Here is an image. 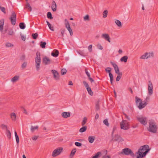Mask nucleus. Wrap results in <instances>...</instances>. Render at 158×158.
Instances as JSON below:
<instances>
[{
    "label": "nucleus",
    "instance_id": "obj_21",
    "mask_svg": "<svg viewBox=\"0 0 158 158\" xmlns=\"http://www.w3.org/2000/svg\"><path fill=\"white\" fill-rule=\"evenodd\" d=\"M10 116L11 119L14 121L16 120V116L14 112L11 113L10 114Z\"/></svg>",
    "mask_w": 158,
    "mask_h": 158
},
{
    "label": "nucleus",
    "instance_id": "obj_57",
    "mask_svg": "<svg viewBox=\"0 0 158 158\" xmlns=\"http://www.w3.org/2000/svg\"><path fill=\"white\" fill-rule=\"evenodd\" d=\"M92 45H89L88 48V49L89 52H92Z\"/></svg>",
    "mask_w": 158,
    "mask_h": 158
},
{
    "label": "nucleus",
    "instance_id": "obj_48",
    "mask_svg": "<svg viewBox=\"0 0 158 158\" xmlns=\"http://www.w3.org/2000/svg\"><path fill=\"white\" fill-rule=\"evenodd\" d=\"M60 31L61 32V36H62V37H64V33L65 31V29H61L60 30Z\"/></svg>",
    "mask_w": 158,
    "mask_h": 158
},
{
    "label": "nucleus",
    "instance_id": "obj_19",
    "mask_svg": "<svg viewBox=\"0 0 158 158\" xmlns=\"http://www.w3.org/2000/svg\"><path fill=\"white\" fill-rule=\"evenodd\" d=\"M59 54V51L57 50H55L54 51L52 52L51 55L53 56L54 57H57L58 56Z\"/></svg>",
    "mask_w": 158,
    "mask_h": 158
},
{
    "label": "nucleus",
    "instance_id": "obj_24",
    "mask_svg": "<svg viewBox=\"0 0 158 158\" xmlns=\"http://www.w3.org/2000/svg\"><path fill=\"white\" fill-rule=\"evenodd\" d=\"M128 56H124L122 57L121 59L120 60L122 62H126L128 59Z\"/></svg>",
    "mask_w": 158,
    "mask_h": 158
},
{
    "label": "nucleus",
    "instance_id": "obj_23",
    "mask_svg": "<svg viewBox=\"0 0 158 158\" xmlns=\"http://www.w3.org/2000/svg\"><path fill=\"white\" fill-rule=\"evenodd\" d=\"M19 77L18 76H15L11 80V81L13 82H15L18 80L19 79Z\"/></svg>",
    "mask_w": 158,
    "mask_h": 158
},
{
    "label": "nucleus",
    "instance_id": "obj_53",
    "mask_svg": "<svg viewBox=\"0 0 158 158\" xmlns=\"http://www.w3.org/2000/svg\"><path fill=\"white\" fill-rule=\"evenodd\" d=\"M0 8H1V11L3 12L4 14H6V9L5 7L0 6Z\"/></svg>",
    "mask_w": 158,
    "mask_h": 158
},
{
    "label": "nucleus",
    "instance_id": "obj_12",
    "mask_svg": "<svg viewBox=\"0 0 158 158\" xmlns=\"http://www.w3.org/2000/svg\"><path fill=\"white\" fill-rule=\"evenodd\" d=\"M110 64L113 65L114 68L115 72L117 74H119V73H122L121 72H119V68L117 65L115 63L112 61L110 62Z\"/></svg>",
    "mask_w": 158,
    "mask_h": 158
},
{
    "label": "nucleus",
    "instance_id": "obj_34",
    "mask_svg": "<svg viewBox=\"0 0 158 158\" xmlns=\"http://www.w3.org/2000/svg\"><path fill=\"white\" fill-rule=\"evenodd\" d=\"M108 11L107 10H104L103 12V18H106L107 17Z\"/></svg>",
    "mask_w": 158,
    "mask_h": 158
},
{
    "label": "nucleus",
    "instance_id": "obj_39",
    "mask_svg": "<svg viewBox=\"0 0 158 158\" xmlns=\"http://www.w3.org/2000/svg\"><path fill=\"white\" fill-rule=\"evenodd\" d=\"M101 153L100 152H97L95 155L94 156H93L92 158H98L99 156L101 155Z\"/></svg>",
    "mask_w": 158,
    "mask_h": 158
},
{
    "label": "nucleus",
    "instance_id": "obj_55",
    "mask_svg": "<svg viewBox=\"0 0 158 158\" xmlns=\"http://www.w3.org/2000/svg\"><path fill=\"white\" fill-rule=\"evenodd\" d=\"M147 56H148V58L149 57H153V53H148L147 52Z\"/></svg>",
    "mask_w": 158,
    "mask_h": 158
},
{
    "label": "nucleus",
    "instance_id": "obj_43",
    "mask_svg": "<svg viewBox=\"0 0 158 158\" xmlns=\"http://www.w3.org/2000/svg\"><path fill=\"white\" fill-rule=\"evenodd\" d=\"M6 135L9 139H10L11 137V134L10 131L7 130L6 131Z\"/></svg>",
    "mask_w": 158,
    "mask_h": 158
},
{
    "label": "nucleus",
    "instance_id": "obj_51",
    "mask_svg": "<svg viewBox=\"0 0 158 158\" xmlns=\"http://www.w3.org/2000/svg\"><path fill=\"white\" fill-rule=\"evenodd\" d=\"M135 99H136V102L137 103L138 102H139V103L140 102H142V100L140 98H138L137 97H135Z\"/></svg>",
    "mask_w": 158,
    "mask_h": 158
},
{
    "label": "nucleus",
    "instance_id": "obj_2",
    "mask_svg": "<svg viewBox=\"0 0 158 158\" xmlns=\"http://www.w3.org/2000/svg\"><path fill=\"white\" fill-rule=\"evenodd\" d=\"M4 20L2 19L0 20V31L5 36H7L9 35H12L14 34L13 30L12 28H5L3 31Z\"/></svg>",
    "mask_w": 158,
    "mask_h": 158
},
{
    "label": "nucleus",
    "instance_id": "obj_40",
    "mask_svg": "<svg viewBox=\"0 0 158 158\" xmlns=\"http://www.w3.org/2000/svg\"><path fill=\"white\" fill-rule=\"evenodd\" d=\"M49 27V28L52 31H54V29L53 27H51V25L48 21H46Z\"/></svg>",
    "mask_w": 158,
    "mask_h": 158
},
{
    "label": "nucleus",
    "instance_id": "obj_13",
    "mask_svg": "<svg viewBox=\"0 0 158 158\" xmlns=\"http://www.w3.org/2000/svg\"><path fill=\"white\" fill-rule=\"evenodd\" d=\"M112 140L115 141H118L119 142H122L123 141V139L120 136V135H116L115 136L113 137Z\"/></svg>",
    "mask_w": 158,
    "mask_h": 158
},
{
    "label": "nucleus",
    "instance_id": "obj_25",
    "mask_svg": "<svg viewBox=\"0 0 158 158\" xmlns=\"http://www.w3.org/2000/svg\"><path fill=\"white\" fill-rule=\"evenodd\" d=\"M25 8L29 10L30 11H31L32 10V8L29 3L27 2L25 6Z\"/></svg>",
    "mask_w": 158,
    "mask_h": 158
},
{
    "label": "nucleus",
    "instance_id": "obj_7",
    "mask_svg": "<svg viewBox=\"0 0 158 158\" xmlns=\"http://www.w3.org/2000/svg\"><path fill=\"white\" fill-rule=\"evenodd\" d=\"M9 19L10 21L11 24L13 25H15L16 23V15L14 11L12 12L9 18Z\"/></svg>",
    "mask_w": 158,
    "mask_h": 158
},
{
    "label": "nucleus",
    "instance_id": "obj_1",
    "mask_svg": "<svg viewBox=\"0 0 158 158\" xmlns=\"http://www.w3.org/2000/svg\"><path fill=\"white\" fill-rule=\"evenodd\" d=\"M150 149L149 146L147 145L141 146L136 153V154L137 155L136 158H142L145 156Z\"/></svg>",
    "mask_w": 158,
    "mask_h": 158
},
{
    "label": "nucleus",
    "instance_id": "obj_30",
    "mask_svg": "<svg viewBox=\"0 0 158 158\" xmlns=\"http://www.w3.org/2000/svg\"><path fill=\"white\" fill-rule=\"evenodd\" d=\"M38 127H39L38 126H36L35 127L31 126V131L32 132H33L35 130H37Z\"/></svg>",
    "mask_w": 158,
    "mask_h": 158
},
{
    "label": "nucleus",
    "instance_id": "obj_58",
    "mask_svg": "<svg viewBox=\"0 0 158 158\" xmlns=\"http://www.w3.org/2000/svg\"><path fill=\"white\" fill-rule=\"evenodd\" d=\"M84 19L85 20H89V16L88 15H85L84 18Z\"/></svg>",
    "mask_w": 158,
    "mask_h": 158
},
{
    "label": "nucleus",
    "instance_id": "obj_62",
    "mask_svg": "<svg viewBox=\"0 0 158 158\" xmlns=\"http://www.w3.org/2000/svg\"><path fill=\"white\" fill-rule=\"evenodd\" d=\"M38 138V136L36 135H35L32 138V140H36Z\"/></svg>",
    "mask_w": 158,
    "mask_h": 158
},
{
    "label": "nucleus",
    "instance_id": "obj_22",
    "mask_svg": "<svg viewBox=\"0 0 158 158\" xmlns=\"http://www.w3.org/2000/svg\"><path fill=\"white\" fill-rule=\"evenodd\" d=\"M95 137L93 136H89L88 137V139L89 143H92L95 140Z\"/></svg>",
    "mask_w": 158,
    "mask_h": 158
},
{
    "label": "nucleus",
    "instance_id": "obj_50",
    "mask_svg": "<svg viewBox=\"0 0 158 158\" xmlns=\"http://www.w3.org/2000/svg\"><path fill=\"white\" fill-rule=\"evenodd\" d=\"M83 82L85 86L86 89L89 87L88 84L87 83L86 81H84Z\"/></svg>",
    "mask_w": 158,
    "mask_h": 158
},
{
    "label": "nucleus",
    "instance_id": "obj_59",
    "mask_svg": "<svg viewBox=\"0 0 158 158\" xmlns=\"http://www.w3.org/2000/svg\"><path fill=\"white\" fill-rule=\"evenodd\" d=\"M85 72L86 74L87 75V76L88 77H90V75L89 73L88 72L87 70L86 69H85Z\"/></svg>",
    "mask_w": 158,
    "mask_h": 158
},
{
    "label": "nucleus",
    "instance_id": "obj_11",
    "mask_svg": "<svg viewBox=\"0 0 158 158\" xmlns=\"http://www.w3.org/2000/svg\"><path fill=\"white\" fill-rule=\"evenodd\" d=\"M153 85L151 81H148V93L150 95H151L153 93Z\"/></svg>",
    "mask_w": 158,
    "mask_h": 158
},
{
    "label": "nucleus",
    "instance_id": "obj_27",
    "mask_svg": "<svg viewBox=\"0 0 158 158\" xmlns=\"http://www.w3.org/2000/svg\"><path fill=\"white\" fill-rule=\"evenodd\" d=\"M116 25L119 27H122V25L121 22L119 20L116 19L115 21Z\"/></svg>",
    "mask_w": 158,
    "mask_h": 158
},
{
    "label": "nucleus",
    "instance_id": "obj_64",
    "mask_svg": "<svg viewBox=\"0 0 158 158\" xmlns=\"http://www.w3.org/2000/svg\"><path fill=\"white\" fill-rule=\"evenodd\" d=\"M102 158H111V157L109 155H105L103 156Z\"/></svg>",
    "mask_w": 158,
    "mask_h": 158
},
{
    "label": "nucleus",
    "instance_id": "obj_37",
    "mask_svg": "<svg viewBox=\"0 0 158 158\" xmlns=\"http://www.w3.org/2000/svg\"><path fill=\"white\" fill-rule=\"evenodd\" d=\"M1 127L3 130H6V131L8 130L7 129V127L6 125L2 124L1 125Z\"/></svg>",
    "mask_w": 158,
    "mask_h": 158
},
{
    "label": "nucleus",
    "instance_id": "obj_49",
    "mask_svg": "<svg viewBox=\"0 0 158 158\" xmlns=\"http://www.w3.org/2000/svg\"><path fill=\"white\" fill-rule=\"evenodd\" d=\"M111 70V68L110 67H107L105 69V71L106 72L108 73H110Z\"/></svg>",
    "mask_w": 158,
    "mask_h": 158
},
{
    "label": "nucleus",
    "instance_id": "obj_26",
    "mask_svg": "<svg viewBox=\"0 0 158 158\" xmlns=\"http://www.w3.org/2000/svg\"><path fill=\"white\" fill-rule=\"evenodd\" d=\"M87 127L86 126H84L81 128L79 130V132L81 133L87 130Z\"/></svg>",
    "mask_w": 158,
    "mask_h": 158
},
{
    "label": "nucleus",
    "instance_id": "obj_33",
    "mask_svg": "<svg viewBox=\"0 0 158 158\" xmlns=\"http://www.w3.org/2000/svg\"><path fill=\"white\" fill-rule=\"evenodd\" d=\"M15 137L16 142L18 144L19 142V138L17 132L15 131Z\"/></svg>",
    "mask_w": 158,
    "mask_h": 158
},
{
    "label": "nucleus",
    "instance_id": "obj_6",
    "mask_svg": "<svg viewBox=\"0 0 158 158\" xmlns=\"http://www.w3.org/2000/svg\"><path fill=\"white\" fill-rule=\"evenodd\" d=\"M137 119L143 125L145 126L147 124L148 118L146 117L141 116H138Z\"/></svg>",
    "mask_w": 158,
    "mask_h": 158
},
{
    "label": "nucleus",
    "instance_id": "obj_54",
    "mask_svg": "<svg viewBox=\"0 0 158 158\" xmlns=\"http://www.w3.org/2000/svg\"><path fill=\"white\" fill-rule=\"evenodd\" d=\"M96 110H99V106L98 102H97L96 104Z\"/></svg>",
    "mask_w": 158,
    "mask_h": 158
},
{
    "label": "nucleus",
    "instance_id": "obj_38",
    "mask_svg": "<svg viewBox=\"0 0 158 158\" xmlns=\"http://www.w3.org/2000/svg\"><path fill=\"white\" fill-rule=\"evenodd\" d=\"M86 89L88 92V93L90 95H93V93L90 87H89L87 88Z\"/></svg>",
    "mask_w": 158,
    "mask_h": 158
},
{
    "label": "nucleus",
    "instance_id": "obj_32",
    "mask_svg": "<svg viewBox=\"0 0 158 158\" xmlns=\"http://www.w3.org/2000/svg\"><path fill=\"white\" fill-rule=\"evenodd\" d=\"M19 26L21 29H23L25 27V25L24 23H20L19 24Z\"/></svg>",
    "mask_w": 158,
    "mask_h": 158
},
{
    "label": "nucleus",
    "instance_id": "obj_4",
    "mask_svg": "<svg viewBox=\"0 0 158 158\" xmlns=\"http://www.w3.org/2000/svg\"><path fill=\"white\" fill-rule=\"evenodd\" d=\"M35 67L37 71H39L40 69L41 64V58L40 53L37 52L36 53L35 58Z\"/></svg>",
    "mask_w": 158,
    "mask_h": 158
},
{
    "label": "nucleus",
    "instance_id": "obj_31",
    "mask_svg": "<svg viewBox=\"0 0 158 158\" xmlns=\"http://www.w3.org/2000/svg\"><path fill=\"white\" fill-rule=\"evenodd\" d=\"M147 52L145 53L143 55L141 56L140 58V59H147L148 58V56H147Z\"/></svg>",
    "mask_w": 158,
    "mask_h": 158
},
{
    "label": "nucleus",
    "instance_id": "obj_16",
    "mask_svg": "<svg viewBox=\"0 0 158 158\" xmlns=\"http://www.w3.org/2000/svg\"><path fill=\"white\" fill-rule=\"evenodd\" d=\"M102 37L108 42H110V37L108 34H103L102 35Z\"/></svg>",
    "mask_w": 158,
    "mask_h": 158
},
{
    "label": "nucleus",
    "instance_id": "obj_10",
    "mask_svg": "<svg viewBox=\"0 0 158 158\" xmlns=\"http://www.w3.org/2000/svg\"><path fill=\"white\" fill-rule=\"evenodd\" d=\"M65 23L64 24L65 25V26L67 28V29L69 31L70 35L71 36H72L73 35V32L72 30V29L70 27L69 23L68 21V20L66 19H64Z\"/></svg>",
    "mask_w": 158,
    "mask_h": 158
},
{
    "label": "nucleus",
    "instance_id": "obj_41",
    "mask_svg": "<svg viewBox=\"0 0 158 158\" xmlns=\"http://www.w3.org/2000/svg\"><path fill=\"white\" fill-rule=\"evenodd\" d=\"M118 74V75L116 78V81H119L120 80V79L121 78L122 73H119V74Z\"/></svg>",
    "mask_w": 158,
    "mask_h": 158
},
{
    "label": "nucleus",
    "instance_id": "obj_63",
    "mask_svg": "<svg viewBox=\"0 0 158 158\" xmlns=\"http://www.w3.org/2000/svg\"><path fill=\"white\" fill-rule=\"evenodd\" d=\"M123 114L125 116V118H127L129 121L130 120V118L126 114L124 113Z\"/></svg>",
    "mask_w": 158,
    "mask_h": 158
},
{
    "label": "nucleus",
    "instance_id": "obj_17",
    "mask_svg": "<svg viewBox=\"0 0 158 158\" xmlns=\"http://www.w3.org/2000/svg\"><path fill=\"white\" fill-rule=\"evenodd\" d=\"M61 116L64 118H67L70 116V114L69 112H64L62 113Z\"/></svg>",
    "mask_w": 158,
    "mask_h": 158
},
{
    "label": "nucleus",
    "instance_id": "obj_5",
    "mask_svg": "<svg viewBox=\"0 0 158 158\" xmlns=\"http://www.w3.org/2000/svg\"><path fill=\"white\" fill-rule=\"evenodd\" d=\"M121 154L126 155H130L132 158H135V155L133 152L132 150L130 148H125L122 149Z\"/></svg>",
    "mask_w": 158,
    "mask_h": 158
},
{
    "label": "nucleus",
    "instance_id": "obj_42",
    "mask_svg": "<svg viewBox=\"0 0 158 158\" xmlns=\"http://www.w3.org/2000/svg\"><path fill=\"white\" fill-rule=\"evenodd\" d=\"M6 47H12L14 46L13 44L10 43H6L5 45Z\"/></svg>",
    "mask_w": 158,
    "mask_h": 158
},
{
    "label": "nucleus",
    "instance_id": "obj_56",
    "mask_svg": "<svg viewBox=\"0 0 158 158\" xmlns=\"http://www.w3.org/2000/svg\"><path fill=\"white\" fill-rule=\"evenodd\" d=\"M75 145L77 147H80L82 145V144L78 142H76L75 143Z\"/></svg>",
    "mask_w": 158,
    "mask_h": 158
},
{
    "label": "nucleus",
    "instance_id": "obj_8",
    "mask_svg": "<svg viewBox=\"0 0 158 158\" xmlns=\"http://www.w3.org/2000/svg\"><path fill=\"white\" fill-rule=\"evenodd\" d=\"M121 128L124 130H127L129 129L128 123L126 120H123L120 123Z\"/></svg>",
    "mask_w": 158,
    "mask_h": 158
},
{
    "label": "nucleus",
    "instance_id": "obj_52",
    "mask_svg": "<svg viewBox=\"0 0 158 158\" xmlns=\"http://www.w3.org/2000/svg\"><path fill=\"white\" fill-rule=\"evenodd\" d=\"M103 123L107 126H109V123L107 119H105L103 121Z\"/></svg>",
    "mask_w": 158,
    "mask_h": 158
},
{
    "label": "nucleus",
    "instance_id": "obj_35",
    "mask_svg": "<svg viewBox=\"0 0 158 158\" xmlns=\"http://www.w3.org/2000/svg\"><path fill=\"white\" fill-rule=\"evenodd\" d=\"M47 17L49 19H52L53 18V17L52 16L51 13L50 12H48L47 14Z\"/></svg>",
    "mask_w": 158,
    "mask_h": 158
},
{
    "label": "nucleus",
    "instance_id": "obj_46",
    "mask_svg": "<svg viewBox=\"0 0 158 158\" xmlns=\"http://www.w3.org/2000/svg\"><path fill=\"white\" fill-rule=\"evenodd\" d=\"M150 97L149 96H147L146 98L145 99V100L143 101V103H145L146 104V105L147 104V102H148V101L149 100Z\"/></svg>",
    "mask_w": 158,
    "mask_h": 158
},
{
    "label": "nucleus",
    "instance_id": "obj_15",
    "mask_svg": "<svg viewBox=\"0 0 158 158\" xmlns=\"http://www.w3.org/2000/svg\"><path fill=\"white\" fill-rule=\"evenodd\" d=\"M50 61V60L47 57H45L43 58V62L45 65L50 64L51 62Z\"/></svg>",
    "mask_w": 158,
    "mask_h": 158
},
{
    "label": "nucleus",
    "instance_id": "obj_44",
    "mask_svg": "<svg viewBox=\"0 0 158 158\" xmlns=\"http://www.w3.org/2000/svg\"><path fill=\"white\" fill-rule=\"evenodd\" d=\"M27 62H23L21 65L22 68L23 69H25L27 66Z\"/></svg>",
    "mask_w": 158,
    "mask_h": 158
},
{
    "label": "nucleus",
    "instance_id": "obj_60",
    "mask_svg": "<svg viewBox=\"0 0 158 158\" xmlns=\"http://www.w3.org/2000/svg\"><path fill=\"white\" fill-rule=\"evenodd\" d=\"M97 47L98 49H100V50H102L103 49V47L101 46V45L100 44H98L97 45Z\"/></svg>",
    "mask_w": 158,
    "mask_h": 158
},
{
    "label": "nucleus",
    "instance_id": "obj_29",
    "mask_svg": "<svg viewBox=\"0 0 158 158\" xmlns=\"http://www.w3.org/2000/svg\"><path fill=\"white\" fill-rule=\"evenodd\" d=\"M46 43L45 42L41 41L40 42V46L43 48H44L46 47Z\"/></svg>",
    "mask_w": 158,
    "mask_h": 158
},
{
    "label": "nucleus",
    "instance_id": "obj_36",
    "mask_svg": "<svg viewBox=\"0 0 158 158\" xmlns=\"http://www.w3.org/2000/svg\"><path fill=\"white\" fill-rule=\"evenodd\" d=\"M87 118L86 117H85L83 118V120L82 122V125L84 126L87 122Z\"/></svg>",
    "mask_w": 158,
    "mask_h": 158
},
{
    "label": "nucleus",
    "instance_id": "obj_18",
    "mask_svg": "<svg viewBox=\"0 0 158 158\" xmlns=\"http://www.w3.org/2000/svg\"><path fill=\"white\" fill-rule=\"evenodd\" d=\"M52 4L51 8L52 10L53 11H56V2L54 1H53Z\"/></svg>",
    "mask_w": 158,
    "mask_h": 158
},
{
    "label": "nucleus",
    "instance_id": "obj_3",
    "mask_svg": "<svg viewBox=\"0 0 158 158\" xmlns=\"http://www.w3.org/2000/svg\"><path fill=\"white\" fill-rule=\"evenodd\" d=\"M157 128V126L155 122L152 120L150 121L149 127L148 128V131L152 133H156V132Z\"/></svg>",
    "mask_w": 158,
    "mask_h": 158
},
{
    "label": "nucleus",
    "instance_id": "obj_20",
    "mask_svg": "<svg viewBox=\"0 0 158 158\" xmlns=\"http://www.w3.org/2000/svg\"><path fill=\"white\" fill-rule=\"evenodd\" d=\"M146 105V104L145 103H143L142 101L139 103L138 107L140 110L145 107Z\"/></svg>",
    "mask_w": 158,
    "mask_h": 158
},
{
    "label": "nucleus",
    "instance_id": "obj_9",
    "mask_svg": "<svg viewBox=\"0 0 158 158\" xmlns=\"http://www.w3.org/2000/svg\"><path fill=\"white\" fill-rule=\"evenodd\" d=\"M63 148H58L54 150L52 152V156L55 157L58 155H60L63 151Z\"/></svg>",
    "mask_w": 158,
    "mask_h": 158
},
{
    "label": "nucleus",
    "instance_id": "obj_45",
    "mask_svg": "<svg viewBox=\"0 0 158 158\" xmlns=\"http://www.w3.org/2000/svg\"><path fill=\"white\" fill-rule=\"evenodd\" d=\"M66 70L65 69H62L61 70V74L62 75L65 74L66 73Z\"/></svg>",
    "mask_w": 158,
    "mask_h": 158
},
{
    "label": "nucleus",
    "instance_id": "obj_47",
    "mask_svg": "<svg viewBox=\"0 0 158 158\" xmlns=\"http://www.w3.org/2000/svg\"><path fill=\"white\" fill-rule=\"evenodd\" d=\"M32 36L33 39H36L38 36V35L37 33H35L32 34Z\"/></svg>",
    "mask_w": 158,
    "mask_h": 158
},
{
    "label": "nucleus",
    "instance_id": "obj_14",
    "mask_svg": "<svg viewBox=\"0 0 158 158\" xmlns=\"http://www.w3.org/2000/svg\"><path fill=\"white\" fill-rule=\"evenodd\" d=\"M52 72L53 75L54 77L56 80H58L59 79V75L57 72L55 70H52Z\"/></svg>",
    "mask_w": 158,
    "mask_h": 158
},
{
    "label": "nucleus",
    "instance_id": "obj_61",
    "mask_svg": "<svg viewBox=\"0 0 158 158\" xmlns=\"http://www.w3.org/2000/svg\"><path fill=\"white\" fill-rule=\"evenodd\" d=\"M116 128L115 127H114L113 128V131H112V134H111V136H112V137L113 136V134H114V132L116 130Z\"/></svg>",
    "mask_w": 158,
    "mask_h": 158
},
{
    "label": "nucleus",
    "instance_id": "obj_28",
    "mask_svg": "<svg viewBox=\"0 0 158 158\" xmlns=\"http://www.w3.org/2000/svg\"><path fill=\"white\" fill-rule=\"evenodd\" d=\"M76 152V149H74L72 150L70 155V158H72Z\"/></svg>",
    "mask_w": 158,
    "mask_h": 158
}]
</instances>
